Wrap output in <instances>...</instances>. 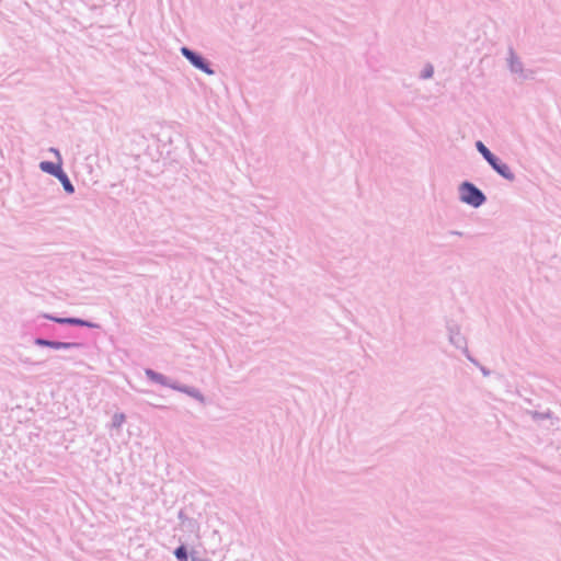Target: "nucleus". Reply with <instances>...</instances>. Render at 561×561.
Here are the masks:
<instances>
[{
    "label": "nucleus",
    "instance_id": "obj_1",
    "mask_svg": "<svg viewBox=\"0 0 561 561\" xmlns=\"http://www.w3.org/2000/svg\"><path fill=\"white\" fill-rule=\"evenodd\" d=\"M460 198L463 203L479 207L485 201L484 195L473 184L465 182L460 186Z\"/></svg>",
    "mask_w": 561,
    "mask_h": 561
},
{
    "label": "nucleus",
    "instance_id": "obj_2",
    "mask_svg": "<svg viewBox=\"0 0 561 561\" xmlns=\"http://www.w3.org/2000/svg\"><path fill=\"white\" fill-rule=\"evenodd\" d=\"M39 168L42 171L49 173L56 178H58V175L64 172L61 169V162L53 163L49 161H43L41 162Z\"/></svg>",
    "mask_w": 561,
    "mask_h": 561
},
{
    "label": "nucleus",
    "instance_id": "obj_3",
    "mask_svg": "<svg viewBox=\"0 0 561 561\" xmlns=\"http://www.w3.org/2000/svg\"><path fill=\"white\" fill-rule=\"evenodd\" d=\"M492 168L501 174L503 178L512 180L514 178L510 167L505 163L500 162L497 159L491 163Z\"/></svg>",
    "mask_w": 561,
    "mask_h": 561
},
{
    "label": "nucleus",
    "instance_id": "obj_4",
    "mask_svg": "<svg viewBox=\"0 0 561 561\" xmlns=\"http://www.w3.org/2000/svg\"><path fill=\"white\" fill-rule=\"evenodd\" d=\"M190 61L198 69L205 71L206 73L211 75L213 71L208 69L207 65L204 62L203 58L194 54L193 59H190Z\"/></svg>",
    "mask_w": 561,
    "mask_h": 561
},
{
    "label": "nucleus",
    "instance_id": "obj_5",
    "mask_svg": "<svg viewBox=\"0 0 561 561\" xmlns=\"http://www.w3.org/2000/svg\"><path fill=\"white\" fill-rule=\"evenodd\" d=\"M57 179L61 182L64 188L68 193H73V186L70 183V181H69V179H68V176H67V174L65 172L60 173Z\"/></svg>",
    "mask_w": 561,
    "mask_h": 561
},
{
    "label": "nucleus",
    "instance_id": "obj_6",
    "mask_svg": "<svg viewBox=\"0 0 561 561\" xmlns=\"http://www.w3.org/2000/svg\"><path fill=\"white\" fill-rule=\"evenodd\" d=\"M54 321L58 323H71V324H78V325H88L87 322L80 319H72V318H55Z\"/></svg>",
    "mask_w": 561,
    "mask_h": 561
},
{
    "label": "nucleus",
    "instance_id": "obj_7",
    "mask_svg": "<svg viewBox=\"0 0 561 561\" xmlns=\"http://www.w3.org/2000/svg\"><path fill=\"white\" fill-rule=\"evenodd\" d=\"M175 556L179 560L181 561H186L187 557H186V550L183 546L179 547L176 550H175Z\"/></svg>",
    "mask_w": 561,
    "mask_h": 561
},
{
    "label": "nucleus",
    "instance_id": "obj_8",
    "mask_svg": "<svg viewBox=\"0 0 561 561\" xmlns=\"http://www.w3.org/2000/svg\"><path fill=\"white\" fill-rule=\"evenodd\" d=\"M181 51H182V54H183V55H184L188 60H190V59H193L194 54H195V53H193L192 50H190V49H188V48H186V47H183V48L181 49Z\"/></svg>",
    "mask_w": 561,
    "mask_h": 561
},
{
    "label": "nucleus",
    "instance_id": "obj_9",
    "mask_svg": "<svg viewBox=\"0 0 561 561\" xmlns=\"http://www.w3.org/2000/svg\"><path fill=\"white\" fill-rule=\"evenodd\" d=\"M181 51H182V54H183V55H184L188 60H190V59H193L194 54H195V53H193L192 50H190V49H188V48H186V47H183V48L181 49Z\"/></svg>",
    "mask_w": 561,
    "mask_h": 561
},
{
    "label": "nucleus",
    "instance_id": "obj_10",
    "mask_svg": "<svg viewBox=\"0 0 561 561\" xmlns=\"http://www.w3.org/2000/svg\"><path fill=\"white\" fill-rule=\"evenodd\" d=\"M476 146L482 156L485 154L486 151H489V149L481 141H478Z\"/></svg>",
    "mask_w": 561,
    "mask_h": 561
},
{
    "label": "nucleus",
    "instance_id": "obj_11",
    "mask_svg": "<svg viewBox=\"0 0 561 561\" xmlns=\"http://www.w3.org/2000/svg\"><path fill=\"white\" fill-rule=\"evenodd\" d=\"M47 346L55 347V348H61V347H68L69 344L67 343H60V342H50Z\"/></svg>",
    "mask_w": 561,
    "mask_h": 561
},
{
    "label": "nucleus",
    "instance_id": "obj_12",
    "mask_svg": "<svg viewBox=\"0 0 561 561\" xmlns=\"http://www.w3.org/2000/svg\"><path fill=\"white\" fill-rule=\"evenodd\" d=\"M484 159L491 164L496 159L494 154L489 150L485 154H483Z\"/></svg>",
    "mask_w": 561,
    "mask_h": 561
},
{
    "label": "nucleus",
    "instance_id": "obj_13",
    "mask_svg": "<svg viewBox=\"0 0 561 561\" xmlns=\"http://www.w3.org/2000/svg\"><path fill=\"white\" fill-rule=\"evenodd\" d=\"M37 343L41 344V345H48V344H50L49 341H45V340H37Z\"/></svg>",
    "mask_w": 561,
    "mask_h": 561
},
{
    "label": "nucleus",
    "instance_id": "obj_14",
    "mask_svg": "<svg viewBox=\"0 0 561 561\" xmlns=\"http://www.w3.org/2000/svg\"><path fill=\"white\" fill-rule=\"evenodd\" d=\"M432 72H433L432 69L427 70L426 73L424 75V77L430 78L432 76Z\"/></svg>",
    "mask_w": 561,
    "mask_h": 561
}]
</instances>
